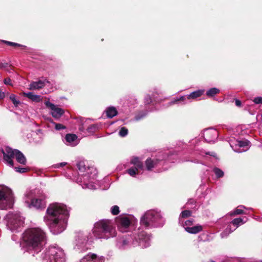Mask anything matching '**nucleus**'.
<instances>
[{
	"label": "nucleus",
	"mask_w": 262,
	"mask_h": 262,
	"mask_svg": "<svg viewBox=\"0 0 262 262\" xmlns=\"http://www.w3.org/2000/svg\"><path fill=\"white\" fill-rule=\"evenodd\" d=\"M69 210L63 204L54 203L51 204L47 210L44 221L54 234L62 232L66 229Z\"/></svg>",
	"instance_id": "f257e3e1"
},
{
	"label": "nucleus",
	"mask_w": 262,
	"mask_h": 262,
	"mask_svg": "<svg viewBox=\"0 0 262 262\" xmlns=\"http://www.w3.org/2000/svg\"><path fill=\"white\" fill-rule=\"evenodd\" d=\"M46 239V233L41 229L31 228L23 234L21 245L27 250H33L36 253L40 251Z\"/></svg>",
	"instance_id": "f03ea898"
},
{
	"label": "nucleus",
	"mask_w": 262,
	"mask_h": 262,
	"mask_svg": "<svg viewBox=\"0 0 262 262\" xmlns=\"http://www.w3.org/2000/svg\"><path fill=\"white\" fill-rule=\"evenodd\" d=\"M93 234L96 238L107 239L116 235L115 229L108 220H101L94 224Z\"/></svg>",
	"instance_id": "7ed1b4c3"
},
{
	"label": "nucleus",
	"mask_w": 262,
	"mask_h": 262,
	"mask_svg": "<svg viewBox=\"0 0 262 262\" xmlns=\"http://www.w3.org/2000/svg\"><path fill=\"white\" fill-rule=\"evenodd\" d=\"M140 224L146 228L162 226L163 221L160 212L155 210H148L140 220Z\"/></svg>",
	"instance_id": "20e7f679"
},
{
	"label": "nucleus",
	"mask_w": 262,
	"mask_h": 262,
	"mask_svg": "<svg viewBox=\"0 0 262 262\" xmlns=\"http://www.w3.org/2000/svg\"><path fill=\"white\" fill-rule=\"evenodd\" d=\"M45 262H66L63 250L58 246H51L43 257Z\"/></svg>",
	"instance_id": "39448f33"
},
{
	"label": "nucleus",
	"mask_w": 262,
	"mask_h": 262,
	"mask_svg": "<svg viewBox=\"0 0 262 262\" xmlns=\"http://www.w3.org/2000/svg\"><path fill=\"white\" fill-rule=\"evenodd\" d=\"M14 202L12 190L8 187L0 185V209L11 208Z\"/></svg>",
	"instance_id": "423d86ee"
},
{
	"label": "nucleus",
	"mask_w": 262,
	"mask_h": 262,
	"mask_svg": "<svg viewBox=\"0 0 262 262\" xmlns=\"http://www.w3.org/2000/svg\"><path fill=\"white\" fill-rule=\"evenodd\" d=\"M7 228L12 231H17L24 223V218L18 213H9L6 216Z\"/></svg>",
	"instance_id": "0eeeda50"
},
{
	"label": "nucleus",
	"mask_w": 262,
	"mask_h": 262,
	"mask_svg": "<svg viewBox=\"0 0 262 262\" xmlns=\"http://www.w3.org/2000/svg\"><path fill=\"white\" fill-rule=\"evenodd\" d=\"M45 196H42L39 199L33 198V191L30 190L27 192L25 196V203L28 207H34L36 208H41L45 207L46 202L45 201Z\"/></svg>",
	"instance_id": "6e6552de"
},
{
	"label": "nucleus",
	"mask_w": 262,
	"mask_h": 262,
	"mask_svg": "<svg viewBox=\"0 0 262 262\" xmlns=\"http://www.w3.org/2000/svg\"><path fill=\"white\" fill-rule=\"evenodd\" d=\"M77 167L81 172H86L83 174L84 180H88L89 178L90 179H95L96 171L94 168L85 166L83 162H79L77 164Z\"/></svg>",
	"instance_id": "1a4fd4ad"
},
{
	"label": "nucleus",
	"mask_w": 262,
	"mask_h": 262,
	"mask_svg": "<svg viewBox=\"0 0 262 262\" xmlns=\"http://www.w3.org/2000/svg\"><path fill=\"white\" fill-rule=\"evenodd\" d=\"M130 164L133 165L132 167L127 170V172L132 177L139 173L140 170L143 169V165L138 158H134L130 161Z\"/></svg>",
	"instance_id": "9d476101"
},
{
	"label": "nucleus",
	"mask_w": 262,
	"mask_h": 262,
	"mask_svg": "<svg viewBox=\"0 0 262 262\" xmlns=\"http://www.w3.org/2000/svg\"><path fill=\"white\" fill-rule=\"evenodd\" d=\"M16 150L17 149H13L9 147H6L4 149H2L4 160L11 167H13L14 166V162L12 159L15 157Z\"/></svg>",
	"instance_id": "9b49d317"
},
{
	"label": "nucleus",
	"mask_w": 262,
	"mask_h": 262,
	"mask_svg": "<svg viewBox=\"0 0 262 262\" xmlns=\"http://www.w3.org/2000/svg\"><path fill=\"white\" fill-rule=\"evenodd\" d=\"M76 246L78 249L85 251L89 249L88 242L89 239L82 233H79L76 236Z\"/></svg>",
	"instance_id": "f8f14e48"
},
{
	"label": "nucleus",
	"mask_w": 262,
	"mask_h": 262,
	"mask_svg": "<svg viewBox=\"0 0 262 262\" xmlns=\"http://www.w3.org/2000/svg\"><path fill=\"white\" fill-rule=\"evenodd\" d=\"M245 220L242 218H236L234 219L231 223L235 227L233 230H231L229 227H228L221 234L222 238L227 236L230 233L235 230L241 225L244 224L247 221V218L245 217Z\"/></svg>",
	"instance_id": "ddd939ff"
},
{
	"label": "nucleus",
	"mask_w": 262,
	"mask_h": 262,
	"mask_svg": "<svg viewBox=\"0 0 262 262\" xmlns=\"http://www.w3.org/2000/svg\"><path fill=\"white\" fill-rule=\"evenodd\" d=\"M116 223L120 231L124 232L127 231V229L130 224V221L128 217L119 216L117 219Z\"/></svg>",
	"instance_id": "4468645a"
},
{
	"label": "nucleus",
	"mask_w": 262,
	"mask_h": 262,
	"mask_svg": "<svg viewBox=\"0 0 262 262\" xmlns=\"http://www.w3.org/2000/svg\"><path fill=\"white\" fill-rule=\"evenodd\" d=\"M203 136L206 142H214L218 137V132L216 129L208 128L204 130Z\"/></svg>",
	"instance_id": "2eb2a0df"
},
{
	"label": "nucleus",
	"mask_w": 262,
	"mask_h": 262,
	"mask_svg": "<svg viewBox=\"0 0 262 262\" xmlns=\"http://www.w3.org/2000/svg\"><path fill=\"white\" fill-rule=\"evenodd\" d=\"M45 104L47 107L51 109V114L52 116L55 118H60L64 113L63 109L51 103L50 101H46Z\"/></svg>",
	"instance_id": "dca6fc26"
},
{
	"label": "nucleus",
	"mask_w": 262,
	"mask_h": 262,
	"mask_svg": "<svg viewBox=\"0 0 262 262\" xmlns=\"http://www.w3.org/2000/svg\"><path fill=\"white\" fill-rule=\"evenodd\" d=\"M250 142L248 140L236 141L235 147L230 143L232 149L237 152H242L248 150L249 147Z\"/></svg>",
	"instance_id": "f3484780"
},
{
	"label": "nucleus",
	"mask_w": 262,
	"mask_h": 262,
	"mask_svg": "<svg viewBox=\"0 0 262 262\" xmlns=\"http://www.w3.org/2000/svg\"><path fill=\"white\" fill-rule=\"evenodd\" d=\"M136 238V241L137 243L142 248H146L150 245V237L149 235L146 234L144 232L140 233L138 235V238Z\"/></svg>",
	"instance_id": "a211bd4d"
},
{
	"label": "nucleus",
	"mask_w": 262,
	"mask_h": 262,
	"mask_svg": "<svg viewBox=\"0 0 262 262\" xmlns=\"http://www.w3.org/2000/svg\"><path fill=\"white\" fill-rule=\"evenodd\" d=\"M104 258L103 256H97L95 254L89 253L84 256L80 262H104Z\"/></svg>",
	"instance_id": "6ab92c4d"
},
{
	"label": "nucleus",
	"mask_w": 262,
	"mask_h": 262,
	"mask_svg": "<svg viewBox=\"0 0 262 262\" xmlns=\"http://www.w3.org/2000/svg\"><path fill=\"white\" fill-rule=\"evenodd\" d=\"M204 93V91L199 90L193 92L190 94L187 95L186 96H182L179 99H176L173 101H171L169 104H173L176 103L177 101H184L187 98V99H194L200 96H201Z\"/></svg>",
	"instance_id": "aec40b11"
},
{
	"label": "nucleus",
	"mask_w": 262,
	"mask_h": 262,
	"mask_svg": "<svg viewBox=\"0 0 262 262\" xmlns=\"http://www.w3.org/2000/svg\"><path fill=\"white\" fill-rule=\"evenodd\" d=\"M77 136L74 134H67L65 139L68 145L74 146L78 144Z\"/></svg>",
	"instance_id": "412c9836"
},
{
	"label": "nucleus",
	"mask_w": 262,
	"mask_h": 262,
	"mask_svg": "<svg viewBox=\"0 0 262 262\" xmlns=\"http://www.w3.org/2000/svg\"><path fill=\"white\" fill-rule=\"evenodd\" d=\"M45 86V82L39 80L38 81L33 82L29 85V90H36L41 89Z\"/></svg>",
	"instance_id": "4be33fe9"
},
{
	"label": "nucleus",
	"mask_w": 262,
	"mask_h": 262,
	"mask_svg": "<svg viewBox=\"0 0 262 262\" xmlns=\"http://www.w3.org/2000/svg\"><path fill=\"white\" fill-rule=\"evenodd\" d=\"M185 230L189 233L196 234L202 230V227L199 225L193 227H185Z\"/></svg>",
	"instance_id": "5701e85b"
},
{
	"label": "nucleus",
	"mask_w": 262,
	"mask_h": 262,
	"mask_svg": "<svg viewBox=\"0 0 262 262\" xmlns=\"http://www.w3.org/2000/svg\"><path fill=\"white\" fill-rule=\"evenodd\" d=\"M23 95L25 97H27L29 99H31L33 101L35 102H40L41 101V96L39 95H37L34 94L32 92H28V93H23Z\"/></svg>",
	"instance_id": "b1692460"
},
{
	"label": "nucleus",
	"mask_w": 262,
	"mask_h": 262,
	"mask_svg": "<svg viewBox=\"0 0 262 262\" xmlns=\"http://www.w3.org/2000/svg\"><path fill=\"white\" fill-rule=\"evenodd\" d=\"M15 157L17 161L21 164H25L26 163V159L24 155L19 150H16Z\"/></svg>",
	"instance_id": "393cba45"
},
{
	"label": "nucleus",
	"mask_w": 262,
	"mask_h": 262,
	"mask_svg": "<svg viewBox=\"0 0 262 262\" xmlns=\"http://www.w3.org/2000/svg\"><path fill=\"white\" fill-rule=\"evenodd\" d=\"M158 160H152L151 159H148L146 161V167L147 170H150L156 166L158 164Z\"/></svg>",
	"instance_id": "a878e982"
},
{
	"label": "nucleus",
	"mask_w": 262,
	"mask_h": 262,
	"mask_svg": "<svg viewBox=\"0 0 262 262\" xmlns=\"http://www.w3.org/2000/svg\"><path fill=\"white\" fill-rule=\"evenodd\" d=\"M106 113L107 116L111 118L117 115V112L115 107H110L106 110Z\"/></svg>",
	"instance_id": "bb28decb"
},
{
	"label": "nucleus",
	"mask_w": 262,
	"mask_h": 262,
	"mask_svg": "<svg viewBox=\"0 0 262 262\" xmlns=\"http://www.w3.org/2000/svg\"><path fill=\"white\" fill-rule=\"evenodd\" d=\"M220 92V90L216 88H213L209 89L206 92V95L209 97H212L215 94H218Z\"/></svg>",
	"instance_id": "cd10ccee"
},
{
	"label": "nucleus",
	"mask_w": 262,
	"mask_h": 262,
	"mask_svg": "<svg viewBox=\"0 0 262 262\" xmlns=\"http://www.w3.org/2000/svg\"><path fill=\"white\" fill-rule=\"evenodd\" d=\"M243 208H245V207L243 206H238L233 212L231 213V215H233L244 213Z\"/></svg>",
	"instance_id": "c85d7f7f"
},
{
	"label": "nucleus",
	"mask_w": 262,
	"mask_h": 262,
	"mask_svg": "<svg viewBox=\"0 0 262 262\" xmlns=\"http://www.w3.org/2000/svg\"><path fill=\"white\" fill-rule=\"evenodd\" d=\"M213 172L215 173V175L218 178L223 177L224 176V172L220 169L218 168H214L213 169Z\"/></svg>",
	"instance_id": "c756f323"
},
{
	"label": "nucleus",
	"mask_w": 262,
	"mask_h": 262,
	"mask_svg": "<svg viewBox=\"0 0 262 262\" xmlns=\"http://www.w3.org/2000/svg\"><path fill=\"white\" fill-rule=\"evenodd\" d=\"M10 99L15 106H17L20 103L19 101L16 99V96L14 94H11L10 95Z\"/></svg>",
	"instance_id": "7c9ffc66"
},
{
	"label": "nucleus",
	"mask_w": 262,
	"mask_h": 262,
	"mask_svg": "<svg viewBox=\"0 0 262 262\" xmlns=\"http://www.w3.org/2000/svg\"><path fill=\"white\" fill-rule=\"evenodd\" d=\"M127 134L128 130L124 127H122L119 132V135L122 137L126 136Z\"/></svg>",
	"instance_id": "2f4dec72"
},
{
	"label": "nucleus",
	"mask_w": 262,
	"mask_h": 262,
	"mask_svg": "<svg viewBox=\"0 0 262 262\" xmlns=\"http://www.w3.org/2000/svg\"><path fill=\"white\" fill-rule=\"evenodd\" d=\"M191 212L190 210H184L180 214V217H187L191 215Z\"/></svg>",
	"instance_id": "473e14b6"
},
{
	"label": "nucleus",
	"mask_w": 262,
	"mask_h": 262,
	"mask_svg": "<svg viewBox=\"0 0 262 262\" xmlns=\"http://www.w3.org/2000/svg\"><path fill=\"white\" fill-rule=\"evenodd\" d=\"M111 213L113 215H117L119 213V208L118 206L115 205L112 207Z\"/></svg>",
	"instance_id": "72a5a7b5"
},
{
	"label": "nucleus",
	"mask_w": 262,
	"mask_h": 262,
	"mask_svg": "<svg viewBox=\"0 0 262 262\" xmlns=\"http://www.w3.org/2000/svg\"><path fill=\"white\" fill-rule=\"evenodd\" d=\"M53 124L55 125V128L57 130H60L61 129H66V126L60 123H56L53 122Z\"/></svg>",
	"instance_id": "f704fd0d"
},
{
	"label": "nucleus",
	"mask_w": 262,
	"mask_h": 262,
	"mask_svg": "<svg viewBox=\"0 0 262 262\" xmlns=\"http://www.w3.org/2000/svg\"><path fill=\"white\" fill-rule=\"evenodd\" d=\"M193 224V220H189L186 221L185 222V224L183 225V227L185 228V227H190Z\"/></svg>",
	"instance_id": "c9c22d12"
},
{
	"label": "nucleus",
	"mask_w": 262,
	"mask_h": 262,
	"mask_svg": "<svg viewBox=\"0 0 262 262\" xmlns=\"http://www.w3.org/2000/svg\"><path fill=\"white\" fill-rule=\"evenodd\" d=\"M253 102L256 104H262V97H255L253 100Z\"/></svg>",
	"instance_id": "e433bc0d"
},
{
	"label": "nucleus",
	"mask_w": 262,
	"mask_h": 262,
	"mask_svg": "<svg viewBox=\"0 0 262 262\" xmlns=\"http://www.w3.org/2000/svg\"><path fill=\"white\" fill-rule=\"evenodd\" d=\"M14 168H15L16 171L19 172L20 173H24V172H25L27 171V169L25 168H19V167H15Z\"/></svg>",
	"instance_id": "4c0bfd02"
},
{
	"label": "nucleus",
	"mask_w": 262,
	"mask_h": 262,
	"mask_svg": "<svg viewBox=\"0 0 262 262\" xmlns=\"http://www.w3.org/2000/svg\"><path fill=\"white\" fill-rule=\"evenodd\" d=\"M84 185L85 186V188H88L92 189L95 188V186L94 184L91 183H86L84 182Z\"/></svg>",
	"instance_id": "58836bf2"
},
{
	"label": "nucleus",
	"mask_w": 262,
	"mask_h": 262,
	"mask_svg": "<svg viewBox=\"0 0 262 262\" xmlns=\"http://www.w3.org/2000/svg\"><path fill=\"white\" fill-rule=\"evenodd\" d=\"M151 102V98L149 95H147L145 98V103L149 104Z\"/></svg>",
	"instance_id": "ea45409f"
},
{
	"label": "nucleus",
	"mask_w": 262,
	"mask_h": 262,
	"mask_svg": "<svg viewBox=\"0 0 262 262\" xmlns=\"http://www.w3.org/2000/svg\"><path fill=\"white\" fill-rule=\"evenodd\" d=\"M4 82L6 84L12 85L11 80L9 78L5 79Z\"/></svg>",
	"instance_id": "a19ab883"
},
{
	"label": "nucleus",
	"mask_w": 262,
	"mask_h": 262,
	"mask_svg": "<svg viewBox=\"0 0 262 262\" xmlns=\"http://www.w3.org/2000/svg\"><path fill=\"white\" fill-rule=\"evenodd\" d=\"M9 67V64L7 63H1L0 64V68L1 69H6Z\"/></svg>",
	"instance_id": "79ce46f5"
},
{
	"label": "nucleus",
	"mask_w": 262,
	"mask_h": 262,
	"mask_svg": "<svg viewBox=\"0 0 262 262\" xmlns=\"http://www.w3.org/2000/svg\"><path fill=\"white\" fill-rule=\"evenodd\" d=\"M6 42L9 45H11V46H20V45L19 44H17L16 43H14V42H10V41H6Z\"/></svg>",
	"instance_id": "37998d69"
},
{
	"label": "nucleus",
	"mask_w": 262,
	"mask_h": 262,
	"mask_svg": "<svg viewBox=\"0 0 262 262\" xmlns=\"http://www.w3.org/2000/svg\"><path fill=\"white\" fill-rule=\"evenodd\" d=\"M235 104L237 106L240 107L242 105L241 101L238 99L235 100Z\"/></svg>",
	"instance_id": "c03bdc74"
},
{
	"label": "nucleus",
	"mask_w": 262,
	"mask_h": 262,
	"mask_svg": "<svg viewBox=\"0 0 262 262\" xmlns=\"http://www.w3.org/2000/svg\"><path fill=\"white\" fill-rule=\"evenodd\" d=\"M66 164H67L66 162H62V163L57 164V167H62V166H65Z\"/></svg>",
	"instance_id": "a18cd8bd"
},
{
	"label": "nucleus",
	"mask_w": 262,
	"mask_h": 262,
	"mask_svg": "<svg viewBox=\"0 0 262 262\" xmlns=\"http://www.w3.org/2000/svg\"><path fill=\"white\" fill-rule=\"evenodd\" d=\"M5 93L3 92L0 91V99H3L5 97Z\"/></svg>",
	"instance_id": "49530a36"
},
{
	"label": "nucleus",
	"mask_w": 262,
	"mask_h": 262,
	"mask_svg": "<svg viewBox=\"0 0 262 262\" xmlns=\"http://www.w3.org/2000/svg\"><path fill=\"white\" fill-rule=\"evenodd\" d=\"M127 243L126 241L125 240H123L122 241V244L121 245V247H124L126 245H127ZM119 246L121 247V246Z\"/></svg>",
	"instance_id": "de8ad7c7"
},
{
	"label": "nucleus",
	"mask_w": 262,
	"mask_h": 262,
	"mask_svg": "<svg viewBox=\"0 0 262 262\" xmlns=\"http://www.w3.org/2000/svg\"><path fill=\"white\" fill-rule=\"evenodd\" d=\"M206 154H208V155H210V156H213V157H214V156H215V154L214 152H211V153H210V152H207V153H206Z\"/></svg>",
	"instance_id": "09e8293b"
},
{
	"label": "nucleus",
	"mask_w": 262,
	"mask_h": 262,
	"mask_svg": "<svg viewBox=\"0 0 262 262\" xmlns=\"http://www.w3.org/2000/svg\"><path fill=\"white\" fill-rule=\"evenodd\" d=\"M194 202V201L192 199L188 201V203L192 204Z\"/></svg>",
	"instance_id": "8fccbe9b"
},
{
	"label": "nucleus",
	"mask_w": 262,
	"mask_h": 262,
	"mask_svg": "<svg viewBox=\"0 0 262 262\" xmlns=\"http://www.w3.org/2000/svg\"><path fill=\"white\" fill-rule=\"evenodd\" d=\"M133 245H136V244L134 243V242H133Z\"/></svg>",
	"instance_id": "3c124183"
},
{
	"label": "nucleus",
	"mask_w": 262,
	"mask_h": 262,
	"mask_svg": "<svg viewBox=\"0 0 262 262\" xmlns=\"http://www.w3.org/2000/svg\"><path fill=\"white\" fill-rule=\"evenodd\" d=\"M210 262H215V261H211Z\"/></svg>",
	"instance_id": "603ef678"
},
{
	"label": "nucleus",
	"mask_w": 262,
	"mask_h": 262,
	"mask_svg": "<svg viewBox=\"0 0 262 262\" xmlns=\"http://www.w3.org/2000/svg\"><path fill=\"white\" fill-rule=\"evenodd\" d=\"M260 221H262V220H260Z\"/></svg>",
	"instance_id": "864d4df0"
},
{
	"label": "nucleus",
	"mask_w": 262,
	"mask_h": 262,
	"mask_svg": "<svg viewBox=\"0 0 262 262\" xmlns=\"http://www.w3.org/2000/svg\"><path fill=\"white\" fill-rule=\"evenodd\" d=\"M261 262H262V261H261Z\"/></svg>",
	"instance_id": "5fc2aeb1"
}]
</instances>
